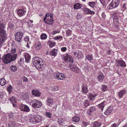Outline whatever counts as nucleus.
Listing matches in <instances>:
<instances>
[{
	"label": "nucleus",
	"instance_id": "15",
	"mask_svg": "<svg viewBox=\"0 0 127 127\" xmlns=\"http://www.w3.org/2000/svg\"><path fill=\"white\" fill-rule=\"evenodd\" d=\"M24 57L26 62L29 63L31 59V56L28 53H26L25 54Z\"/></svg>",
	"mask_w": 127,
	"mask_h": 127
},
{
	"label": "nucleus",
	"instance_id": "16",
	"mask_svg": "<svg viewBox=\"0 0 127 127\" xmlns=\"http://www.w3.org/2000/svg\"><path fill=\"white\" fill-rule=\"evenodd\" d=\"M26 12L25 11L21 9L18 10L17 11L18 14L20 17H22L25 15Z\"/></svg>",
	"mask_w": 127,
	"mask_h": 127
},
{
	"label": "nucleus",
	"instance_id": "38",
	"mask_svg": "<svg viewBox=\"0 0 127 127\" xmlns=\"http://www.w3.org/2000/svg\"><path fill=\"white\" fill-rule=\"evenodd\" d=\"M47 38V35L45 33L42 34L40 36L41 39H45Z\"/></svg>",
	"mask_w": 127,
	"mask_h": 127
},
{
	"label": "nucleus",
	"instance_id": "5",
	"mask_svg": "<svg viewBox=\"0 0 127 127\" xmlns=\"http://www.w3.org/2000/svg\"><path fill=\"white\" fill-rule=\"evenodd\" d=\"M32 106L33 107L37 108L41 107L42 103L40 102L36 99L34 100L32 102Z\"/></svg>",
	"mask_w": 127,
	"mask_h": 127
},
{
	"label": "nucleus",
	"instance_id": "43",
	"mask_svg": "<svg viewBox=\"0 0 127 127\" xmlns=\"http://www.w3.org/2000/svg\"><path fill=\"white\" fill-rule=\"evenodd\" d=\"M46 116L49 118L51 117V114L49 112H46L45 113Z\"/></svg>",
	"mask_w": 127,
	"mask_h": 127
},
{
	"label": "nucleus",
	"instance_id": "17",
	"mask_svg": "<svg viewBox=\"0 0 127 127\" xmlns=\"http://www.w3.org/2000/svg\"><path fill=\"white\" fill-rule=\"evenodd\" d=\"M113 110L112 106H110L105 112V114L107 115H109L110 113H111Z\"/></svg>",
	"mask_w": 127,
	"mask_h": 127
},
{
	"label": "nucleus",
	"instance_id": "30",
	"mask_svg": "<svg viewBox=\"0 0 127 127\" xmlns=\"http://www.w3.org/2000/svg\"><path fill=\"white\" fill-rule=\"evenodd\" d=\"M66 36H68L72 34V31L69 29H68L66 31Z\"/></svg>",
	"mask_w": 127,
	"mask_h": 127
},
{
	"label": "nucleus",
	"instance_id": "35",
	"mask_svg": "<svg viewBox=\"0 0 127 127\" xmlns=\"http://www.w3.org/2000/svg\"><path fill=\"white\" fill-rule=\"evenodd\" d=\"M35 46L36 48L37 49H39L41 47V45L40 43H39L35 44Z\"/></svg>",
	"mask_w": 127,
	"mask_h": 127
},
{
	"label": "nucleus",
	"instance_id": "40",
	"mask_svg": "<svg viewBox=\"0 0 127 127\" xmlns=\"http://www.w3.org/2000/svg\"><path fill=\"white\" fill-rule=\"evenodd\" d=\"M74 70H73V71L77 73H79L80 71V69L77 66H76V68H75V69H74Z\"/></svg>",
	"mask_w": 127,
	"mask_h": 127
},
{
	"label": "nucleus",
	"instance_id": "19",
	"mask_svg": "<svg viewBox=\"0 0 127 127\" xmlns=\"http://www.w3.org/2000/svg\"><path fill=\"white\" fill-rule=\"evenodd\" d=\"M84 10L85 11L86 13H87V14H95V12L94 11L91 10L88 8H84Z\"/></svg>",
	"mask_w": 127,
	"mask_h": 127
},
{
	"label": "nucleus",
	"instance_id": "34",
	"mask_svg": "<svg viewBox=\"0 0 127 127\" xmlns=\"http://www.w3.org/2000/svg\"><path fill=\"white\" fill-rule=\"evenodd\" d=\"M58 122L61 124V125L65 124V121L62 118H59L58 119Z\"/></svg>",
	"mask_w": 127,
	"mask_h": 127
},
{
	"label": "nucleus",
	"instance_id": "14",
	"mask_svg": "<svg viewBox=\"0 0 127 127\" xmlns=\"http://www.w3.org/2000/svg\"><path fill=\"white\" fill-rule=\"evenodd\" d=\"M96 108L95 106H93L90 108L89 109L87 110V113L89 115H92V112L96 111Z\"/></svg>",
	"mask_w": 127,
	"mask_h": 127
},
{
	"label": "nucleus",
	"instance_id": "50",
	"mask_svg": "<svg viewBox=\"0 0 127 127\" xmlns=\"http://www.w3.org/2000/svg\"><path fill=\"white\" fill-rule=\"evenodd\" d=\"M29 38L28 36H26L24 38V40L25 41H27L29 40Z\"/></svg>",
	"mask_w": 127,
	"mask_h": 127
},
{
	"label": "nucleus",
	"instance_id": "63",
	"mask_svg": "<svg viewBox=\"0 0 127 127\" xmlns=\"http://www.w3.org/2000/svg\"><path fill=\"white\" fill-rule=\"evenodd\" d=\"M77 52H75L74 53H73V54H74V55L76 57V55H78V54H77Z\"/></svg>",
	"mask_w": 127,
	"mask_h": 127
},
{
	"label": "nucleus",
	"instance_id": "7",
	"mask_svg": "<svg viewBox=\"0 0 127 127\" xmlns=\"http://www.w3.org/2000/svg\"><path fill=\"white\" fill-rule=\"evenodd\" d=\"M23 34L21 32H17L15 35V39L18 42H20L21 41Z\"/></svg>",
	"mask_w": 127,
	"mask_h": 127
},
{
	"label": "nucleus",
	"instance_id": "25",
	"mask_svg": "<svg viewBox=\"0 0 127 127\" xmlns=\"http://www.w3.org/2000/svg\"><path fill=\"white\" fill-rule=\"evenodd\" d=\"M105 102V101H104L98 105V107L101 109V111H103V108L105 106V104L104 103Z\"/></svg>",
	"mask_w": 127,
	"mask_h": 127
},
{
	"label": "nucleus",
	"instance_id": "4",
	"mask_svg": "<svg viewBox=\"0 0 127 127\" xmlns=\"http://www.w3.org/2000/svg\"><path fill=\"white\" fill-rule=\"evenodd\" d=\"M120 0H112L109 6H108L107 7H108L109 9L114 8L118 6L119 4Z\"/></svg>",
	"mask_w": 127,
	"mask_h": 127
},
{
	"label": "nucleus",
	"instance_id": "27",
	"mask_svg": "<svg viewBox=\"0 0 127 127\" xmlns=\"http://www.w3.org/2000/svg\"><path fill=\"white\" fill-rule=\"evenodd\" d=\"M82 6V5L79 3H76L74 5V8L76 9L80 8Z\"/></svg>",
	"mask_w": 127,
	"mask_h": 127
},
{
	"label": "nucleus",
	"instance_id": "36",
	"mask_svg": "<svg viewBox=\"0 0 127 127\" xmlns=\"http://www.w3.org/2000/svg\"><path fill=\"white\" fill-rule=\"evenodd\" d=\"M86 58L89 61H91L93 60V57L92 55H87L86 56Z\"/></svg>",
	"mask_w": 127,
	"mask_h": 127
},
{
	"label": "nucleus",
	"instance_id": "33",
	"mask_svg": "<svg viewBox=\"0 0 127 127\" xmlns=\"http://www.w3.org/2000/svg\"><path fill=\"white\" fill-rule=\"evenodd\" d=\"M72 121L75 122H78L80 121V118L77 116H75L72 119Z\"/></svg>",
	"mask_w": 127,
	"mask_h": 127
},
{
	"label": "nucleus",
	"instance_id": "48",
	"mask_svg": "<svg viewBox=\"0 0 127 127\" xmlns=\"http://www.w3.org/2000/svg\"><path fill=\"white\" fill-rule=\"evenodd\" d=\"M67 49L66 47H63L61 48V50L63 52H64Z\"/></svg>",
	"mask_w": 127,
	"mask_h": 127
},
{
	"label": "nucleus",
	"instance_id": "58",
	"mask_svg": "<svg viewBox=\"0 0 127 127\" xmlns=\"http://www.w3.org/2000/svg\"><path fill=\"white\" fill-rule=\"evenodd\" d=\"M117 126V124H116V123H114L112 125V126L111 127H116Z\"/></svg>",
	"mask_w": 127,
	"mask_h": 127
},
{
	"label": "nucleus",
	"instance_id": "41",
	"mask_svg": "<svg viewBox=\"0 0 127 127\" xmlns=\"http://www.w3.org/2000/svg\"><path fill=\"white\" fill-rule=\"evenodd\" d=\"M7 89V90L8 91L9 93H10L11 92H12V90L13 89V87L10 85L9 87H8Z\"/></svg>",
	"mask_w": 127,
	"mask_h": 127
},
{
	"label": "nucleus",
	"instance_id": "47",
	"mask_svg": "<svg viewBox=\"0 0 127 127\" xmlns=\"http://www.w3.org/2000/svg\"><path fill=\"white\" fill-rule=\"evenodd\" d=\"M78 55H76V57L77 58V59H78V58H79L81 57V55H82V53H78Z\"/></svg>",
	"mask_w": 127,
	"mask_h": 127
},
{
	"label": "nucleus",
	"instance_id": "18",
	"mask_svg": "<svg viewBox=\"0 0 127 127\" xmlns=\"http://www.w3.org/2000/svg\"><path fill=\"white\" fill-rule=\"evenodd\" d=\"M86 84H83L82 86V92L85 93H87L88 92V90Z\"/></svg>",
	"mask_w": 127,
	"mask_h": 127
},
{
	"label": "nucleus",
	"instance_id": "49",
	"mask_svg": "<svg viewBox=\"0 0 127 127\" xmlns=\"http://www.w3.org/2000/svg\"><path fill=\"white\" fill-rule=\"evenodd\" d=\"M100 1L101 3L102 4L103 6L105 5V0H100Z\"/></svg>",
	"mask_w": 127,
	"mask_h": 127
},
{
	"label": "nucleus",
	"instance_id": "24",
	"mask_svg": "<svg viewBox=\"0 0 127 127\" xmlns=\"http://www.w3.org/2000/svg\"><path fill=\"white\" fill-rule=\"evenodd\" d=\"M34 121L36 123L39 122L41 120H42V118L39 116H36L34 118Z\"/></svg>",
	"mask_w": 127,
	"mask_h": 127
},
{
	"label": "nucleus",
	"instance_id": "22",
	"mask_svg": "<svg viewBox=\"0 0 127 127\" xmlns=\"http://www.w3.org/2000/svg\"><path fill=\"white\" fill-rule=\"evenodd\" d=\"M98 94H92L91 93H90L89 94V97L90 98L91 100H94L95 97L97 96Z\"/></svg>",
	"mask_w": 127,
	"mask_h": 127
},
{
	"label": "nucleus",
	"instance_id": "57",
	"mask_svg": "<svg viewBox=\"0 0 127 127\" xmlns=\"http://www.w3.org/2000/svg\"><path fill=\"white\" fill-rule=\"evenodd\" d=\"M16 52V50L15 49H14L12 50H11V53L13 54H14Z\"/></svg>",
	"mask_w": 127,
	"mask_h": 127
},
{
	"label": "nucleus",
	"instance_id": "23",
	"mask_svg": "<svg viewBox=\"0 0 127 127\" xmlns=\"http://www.w3.org/2000/svg\"><path fill=\"white\" fill-rule=\"evenodd\" d=\"M126 91V90H122L120 91L118 93L119 97L121 98L123 97L124 95L125 94Z\"/></svg>",
	"mask_w": 127,
	"mask_h": 127
},
{
	"label": "nucleus",
	"instance_id": "8",
	"mask_svg": "<svg viewBox=\"0 0 127 127\" xmlns=\"http://www.w3.org/2000/svg\"><path fill=\"white\" fill-rule=\"evenodd\" d=\"M67 55H63L62 57V58L64 60L67 62L69 61L72 63L73 62V60L72 57L70 56H69L68 54H67Z\"/></svg>",
	"mask_w": 127,
	"mask_h": 127
},
{
	"label": "nucleus",
	"instance_id": "44",
	"mask_svg": "<svg viewBox=\"0 0 127 127\" xmlns=\"http://www.w3.org/2000/svg\"><path fill=\"white\" fill-rule=\"evenodd\" d=\"M11 69L12 71H15L17 70V68L16 66H12Z\"/></svg>",
	"mask_w": 127,
	"mask_h": 127
},
{
	"label": "nucleus",
	"instance_id": "28",
	"mask_svg": "<svg viewBox=\"0 0 127 127\" xmlns=\"http://www.w3.org/2000/svg\"><path fill=\"white\" fill-rule=\"evenodd\" d=\"M6 81L4 78L0 79V84L2 86L6 84Z\"/></svg>",
	"mask_w": 127,
	"mask_h": 127
},
{
	"label": "nucleus",
	"instance_id": "54",
	"mask_svg": "<svg viewBox=\"0 0 127 127\" xmlns=\"http://www.w3.org/2000/svg\"><path fill=\"white\" fill-rule=\"evenodd\" d=\"M84 105L85 107H86L90 105V104L88 103H87L86 101H85L84 102Z\"/></svg>",
	"mask_w": 127,
	"mask_h": 127
},
{
	"label": "nucleus",
	"instance_id": "53",
	"mask_svg": "<svg viewBox=\"0 0 127 127\" xmlns=\"http://www.w3.org/2000/svg\"><path fill=\"white\" fill-rule=\"evenodd\" d=\"M55 44V43L54 42H53L52 44H50L49 46L51 48H52L54 45Z\"/></svg>",
	"mask_w": 127,
	"mask_h": 127
},
{
	"label": "nucleus",
	"instance_id": "21",
	"mask_svg": "<svg viewBox=\"0 0 127 127\" xmlns=\"http://www.w3.org/2000/svg\"><path fill=\"white\" fill-rule=\"evenodd\" d=\"M15 122L13 121L10 122L7 124L6 125L7 127H15Z\"/></svg>",
	"mask_w": 127,
	"mask_h": 127
},
{
	"label": "nucleus",
	"instance_id": "31",
	"mask_svg": "<svg viewBox=\"0 0 127 127\" xmlns=\"http://www.w3.org/2000/svg\"><path fill=\"white\" fill-rule=\"evenodd\" d=\"M8 26L10 29H13L14 28V25L12 22H10L9 23Z\"/></svg>",
	"mask_w": 127,
	"mask_h": 127
},
{
	"label": "nucleus",
	"instance_id": "32",
	"mask_svg": "<svg viewBox=\"0 0 127 127\" xmlns=\"http://www.w3.org/2000/svg\"><path fill=\"white\" fill-rule=\"evenodd\" d=\"M108 89V88L107 86L106 85H103L102 86L101 89L103 92L107 90Z\"/></svg>",
	"mask_w": 127,
	"mask_h": 127
},
{
	"label": "nucleus",
	"instance_id": "29",
	"mask_svg": "<svg viewBox=\"0 0 127 127\" xmlns=\"http://www.w3.org/2000/svg\"><path fill=\"white\" fill-rule=\"evenodd\" d=\"M101 124L97 122H95L93 124V127H99L100 126Z\"/></svg>",
	"mask_w": 127,
	"mask_h": 127
},
{
	"label": "nucleus",
	"instance_id": "56",
	"mask_svg": "<svg viewBox=\"0 0 127 127\" xmlns=\"http://www.w3.org/2000/svg\"><path fill=\"white\" fill-rule=\"evenodd\" d=\"M127 5V4L126 3H125L122 6V8H124V9H126V6Z\"/></svg>",
	"mask_w": 127,
	"mask_h": 127
},
{
	"label": "nucleus",
	"instance_id": "37",
	"mask_svg": "<svg viewBox=\"0 0 127 127\" xmlns=\"http://www.w3.org/2000/svg\"><path fill=\"white\" fill-rule=\"evenodd\" d=\"M77 66L75 64H71L70 65V64L69 65V67L70 69L73 71L74 70V69H75V68Z\"/></svg>",
	"mask_w": 127,
	"mask_h": 127
},
{
	"label": "nucleus",
	"instance_id": "3",
	"mask_svg": "<svg viewBox=\"0 0 127 127\" xmlns=\"http://www.w3.org/2000/svg\"><path fill=\"white\" fill-rule=\"evenodd\" d=\"M42 61V59L39 57H35L33 58L32 62L33 65L37 68V66L40 65V63Z\"/></svg>",
	"mask_w": 127,
	"mask_h": 127
},
{
	"label": "nucleus",
	"instance_id": "11",
	"mask_svg": "<svg viewBox=\"0 0 127 127\" xmlns=\"http://www.w3.org/2000/svg\"><path fill=\"white\" fill-rule=\"evenodd\" d=\"M32 95L36 96L39 97L40 95V93L38 90L36 89H33L32 90Z\"/></svg>",
	"mask_w": 127,
	"mask_h": 127
},
{
	"label": "nucleus",
	"instance_id": "55",
	"mask_svg": "<svg viewBox=\"0 0 127 127\" xmlns=\"http://www.w3.org/2000/svg\"><path fill=\"white\" fill-rule=\"evenodd\" d=\"M23 80L24 82H28V79L26 77H24L23 78Z\"/></svg>",
	"mask_w": 127,
	"mask_h": 127
},
{
	"label": "nucleus",
	"instance_id": "1",
	"mask_svg": "<svg viewBox=\"0 0 127 127\" xmlns=\"http://www.w3.org/2000/svg\"><path fill=\"white\" fill-rule=\"evenodd\" d=\"M17 54H12L10 53L7 54L2 58V60L5 64H8L15 60L17 57Z\"/></svg>",
	"mask_w": 127,
	"mask_h": 127
},
{
	"label": "nucleus",
	"instance_id": "52",
	"mask_svg": "<svg viewBox=\"0 0 127 127\" xmlns=\"http://www.w3.org/2000/svg\"><path fill=\"white\" fill-rule=\"evenodd\" d=\"M62 38H63V37H62V36H57V37H55V39H60Z\"/></svg>",
	"mask_w": 127,
	"mask_h": 127
},
{
	"label": "nucleus",
	"instance_id": "6",
	"mask_svg": "<svg viewBox=\"0 0 127 127\" xmlns=\"http://www.w3.org/2000/svg\"><path fill=\"white\" fill-rule=\"evenodd\" d=\"M20 108L22 111L28 112L30 111V109L28 106L27 105L22 104H20L19 106Z\"/></svg>",
	"mask_w": 127,
	"mask_h": 127
},
{
	"label": "nucleus",
	"instance_id": "45",
	"mask_svg": "<svg viewBox=\"0 0 127 127\" xmlns=\"http://www.w3.org/2000/svg\"><path fill=\"white\" fill-rule=\"evenodd\" d=\"M39 64V65H38V66H37V68H40L41 67H44V63H43V62H42V63L41 62V63H40Z\"/></svg>",
	"mask_w": 127,
	"mask_h": 127
},
{
	"label": "nucleus",
	"instance_id": "2",
	"mask_svg": "<svg viewBox=\"0 0 127 127\" xmlns=\"http://www.w3.org/2000/svg\"><path fill=\"white\" fill-rule=\"evenodd\" d=\"M4 24L0 22V44H2L6 38V33L4 30Z\"/></svg>",
	"mask_w": 127,
	"mask_h": 127
},
{
	"label": "nucleus",
	"instance_id": "46",
	"mask_svg": "<svg viewBox=\"0 0 127 127\" xmlns=\"http://www.w3.org/2000/svg\"><path fill=\"white\" fill-rule=\"evenodd\" d=\"M4 95V92L1 91L0 90V98L1 99L2 98Z\"/></svg>",
	"mask_w": 127,
	"mask_h": 127
},
{
	"label": "nucleus",
	"instance_id": "39",
	"mask_svg": "<svg viewBox=\"0 0 127 127\" xmlns=\"http://www.w3.org/2000/svg\"><path fill=\"white\" fill-rule=\"evenodd\" d=\"M89 5L90 6L93 8L95 5V2H89Z\"/></svg>",
	"mask_w": 127,
	"mask_h": 127
},
{
	"label": "nucleus",
	"instance_id": "59",
	"mask_svg": "<svg viewBox=\"0 0 127 127\" xmlns=\"http://www.w3.org/2000/svg\"><path fill=\"white\" fill-rule=\"evenodd\" d=\"M83 125L85 126H87V125L88 124L86 122L84 121H83Z\"/></svg>",
	"mask_w": 127,
	"mask_h": 127
},
{
	"label": "nucleus",
	"instance_id": "9",
	"mask_svg": "<svg viewBox=\"0 0 127 127\" xmlns=\"http://www.w3.org/2000/svg\"><path fill=\"white\" fill-rule=\"evenodd\" d=\"M47 105L48 106L52 107V104L53 102V98L51 97H48L46 100Z\"/></svg>",
	"mask_w": 127,
	"mask_h": 127
},
{
	"label": "nucleus",
	"instance_id": "10",
	"mask_svg": "<svg viewBox=\"0 0 127 127\" xmlns=\"http://www.w3.org/2000/svg\"><path fill=\"white\" fill-rule=\"evenodd\" d=\"M117 63L118 64V65L122 67H125L126 66L125 62L123 60L119 59L118 60Z\"/></svg>",
	"mask_w": 127,
	"mask_h": 127
},
{
	"label": "nucleus",
	"instance_id": "26",
	"mask_svg": "<svg viewBox=\"0 0 127 127\" xmlns=\"http://www.w3.org/2000/svg\"><path fill=\"white\" fill-rule=\"evenodd\" d=\"M104 76L103 74L101 73L97 76V78L99 81L103 80L104 78Z\"/></svg>",
	"mask_w": 127,
	"mask_h": 127
},
{
	"label": "nucleus",
	"instance_id": "12",
	"mask_svg": "<svg viewBox=\"0 0 127 127\" xmlns=\"http://www.w3.org/2000/svg\"><path fill=\"white\" fill-rule=\"evenodd\" d=\"M53 19V15H52L49 17L47 18L46 20V23L49 25H52L54 20H52Z\"/></svg>",
	"mask_w": 127,
	"mask_h": 127
},
{
	"label": "nucleus",
	"instance_id": "13",
	"mask_svg": "<svg viewBox=\"0 0 127 127\" xmlns=\"http://www.w3.org/2000/svg\"><path fill=\"white\" fill-rule=\"evenodd\" d=\"M60 76L62 78H64V74L60 73H56L54 75V77L56 79L62 80V79H61V77H60Z\"/></svg>",
	"mask_w": 127,
	"mask_h": 127
},
{
	"label": "nucleus",
	"instance_id": "64",
	"mask_svg": "<svg viewBox=\"0 0 127 127\" xmlns=\"http://www.w3.org/2000/svg\"><path fill=\"white\" fill-rule=\"evenodd\" d=\"M48 42L50 44H52V43H53L50 40H49L48 41Z\"/></svg>",
	"mask_w": 127,
	"mask_h": 127
},
{
	"label": "nucleus",
	"instance_id": "61",
	"mask_svg": "<svg viewBox=\"0 0 127 127\" xmlns=\"http://www.w3.org/2000/svg\"><path fill=\"white\" fill-rule=\"evenodd\" d=\"M107 54L108 55H109L111 54V51L110 50H107Z\"/></svg>",
	"mask_w": 127,
	"mask_h": 127
},
{
	"label": "nucleus",
	"instance_id": "62",
	"mask_svg": "<svg viewBox=\"0 0 127 127\" xmlns=\"http://www.w3.org/2000/svg\"><path fill=\"white\" fill-rule=\"evenodd\" d=\"M10 115H11L9 116V118L11 119V118H12L13 117V113H12Z\"/></svg>",
	"mask_w": 127,
	"mask_h": 127
},
{
	"label": "nucleus",
	"instance_id": "20",
	"mask_svg": "<svg viewBox=\"0 0 127 127\" xmlns=\"http://www.w3.org/2000/svg\"><path fill=\"white\" fill-rule=\"evenodd\" d=\"M58 49H54L50 52V54L53 56H56L57 54Z\"/></svg>",
	"mask_w": 127,
	"mask_h": 127
},
{
	"label": "nucleus",
	"instance_id": "51",
	"mask_svg": "<svg viewBox=\"0 0 127 127\" xmlns=\"http://www.w3.org/2000/svg\"><path fill=\"white\" fill-rule=\"evenodd\" d=\"M105 16L106 15L105 13L104 12H103L102 14V17L103 19H105Z\"/></svg>",
	"mask_w": 127,
	"mask_h": 127
},
{
	"label": "nucleus",
	"instance_id": "60",
	"mask_svg": "<svg viewBox=\"0 0 127 127\" xmlns=\"http://www.w3.org/2000/svg\"><path fill=\"white\" fill-rule=\"evenodd\" d=\"M51 14L50 13H47L46 14L45 16L48 17L49 18V16H51Z\"/></svg>",
	"mask_w": 127,
	"mask_h": 127
},
{
	"label": "nucleus",
	"instance_id": "42",
	"mask_svg": "<svg viewBox=\"0 0 127 127\" xmlns=\"http://www.w3.org/2000/svg\"><path fill=\"white\" fill-rule=\"evenodd\" d=\"M113 20H114V23H115V22H117V23H116V24H118L119 23L118 22V19L117 17L116 16H115L113 17Z\"/></svg>",
	"mask_w": 127,
	"mask_h": 127
}]
</instances>
